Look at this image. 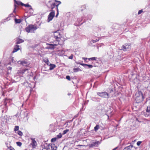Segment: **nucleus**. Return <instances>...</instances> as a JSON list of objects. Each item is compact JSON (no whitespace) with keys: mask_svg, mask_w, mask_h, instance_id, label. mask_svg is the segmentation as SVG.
Here are the masks:
<instances>
[{"mask_svg":"<svg viewBox=\"0 0 150 150\" xmlns=\"http://www.w3.org/2000/svg\"><path fill=\"white\" fill-rule=\"evenodd\" d=\"M54 35L56 40L58 42V44L55 45H56L58 44L61 45L63 44V42L62 41H60L61 38H62V35L60 34L59 30H57L54 33Z\"/></svg>","mask_w":150,"mask_h":150,"instance_id":"f257e3e1","label":"nucleus"},{"mask_svg":"<svg viewBox=\"0 0 150 150\" xmlns=\"http://www.w3.org/2000/svg\"><path fill=\"white\" fill-rule=\"evenodd\" d=\"M37 29L36 26L33 25H30L25 28V30L28 33H33Z\"/></svg>","mask_w":150,"mask_h":150,"instance_id":"f03ea898","label":"nucleus"},{"mask_svg":"<svg viewBox=\"0 0 150 150\" xmlns=\"http://www.w3.org/2000/svg\"><path fill=\"white\" fill-rule=\"evenodd\" d=\"M55 15V13L54 11L51 12L48 16L47 22H49L50 21L52 20Z\"/></svg>","mask_w":150,"mask_h":150,"instance_id":"7ed1b4c3","label":"nucleus"},{"mask_svg":"<svg viewBox=\"0 0 150 150\" xmlns=\"http://www.w3.org/2000/svg\"><path fill=\"white\" fill-rule=\"evenodd\" d=\"M97 94L98 95L102 97L108 98V94L107 93L105 92L101 93L98 92Z\"/></svg>","mask_w":150,"mask_h":150,"instance_id":"20e7f679","label":"nucleus"},{"mask_svg":"<svg viewBox=\"0 0 150 150\" xmlns=\"http://www.w3.org/2000/svg\"><path fill=\"white\" fill-rule=\"evenodd\" d=\"M131 47L130 44H125L123 46V50L124 51H127L131 48Z\"/></svg>","mask_w":150,"mask_h":150,"instance_id":"39448f33","label":"nucleus"},{"mask_svg":"<svg viewBox=\"0 0 150 150\" xmlns=\"http://www.w3.org/2000/svg\"><path fill=\"white\" fill-rule=\"evenodd\" d=\"M99 142L97 141H94L89 145L90 147H93L95 146H97Z\"/></svg>","mask_w":150,"mask_h":150,"instance_id":"423d86ee","label":"nucleus"},{"mask_svg":"<svg viewBox=\"0 0 150 150\" xmlns=\"http://www.w3.org/2000/svg\"><path fill=\"white\" fill-rule=\"evenodd\" d=\"M31 144L33 148H35L37 145V143L36 141L33 139H32V142L31 143Z\"/></svg>","mask_w":150,"mask_h":150,"instance_id":"0eeeda50","label":"nucleus"},{"mask_svg":"<svg viewBox=\"0 0 150 150\" xmlns=\"http://www.w3.org/2000/svg\"><path fill=\"white\" fill-rule=\"evenodd\" d=\"M22 6H24L26 7H28L29 9H33L31 5H29L28 3L25 4L23 3H22Z\"/></svg>","mask_w":150,"mask_h":150,"instance_id":"6e6552de","label":"nucleus"},{"mask_svg":"<svg viewBox=\"0 0 150 150\" xmlns=\"http://www.w3.org/2000/svg\"><path fill=\"white\" fill-rule=\"evenodd\" d=\"M20 49L19 46L18 45H16L15 47L13 50V53L16 52Z\"/></svg>","mask_w":150,"mask_h":150,"instance_id":"1a4fd4ad","label":"nucleus"},{"mask_svg":"<svg viewBox=\"0 0 150 150\" xmlns=\"http://www.w3.org/2000/svg\"><path fill=\"white\" fill-rule=\"evenodd\" d=\"M26 71H27V69H22V70L21 69V70H19L18 71L17 73L18 74H23Z\"/></svg>","mask_w":150,"mask_h":150,"instance_id":"9d476101","label":"nucleus"},{"mask_svg":"<svg viewBox=\"0 0 150 150\" xmlns=\"http://www.w3.org/2000/svg\"><path fill=\"white\" fill-rule=\"evenodd\" d=\"M133 147V146L131 145L125 147L123 150H131Z\"/></svg>","mask_w":150,"mask_h":150,"instance_id":"9b49d317","label":"nucleus"},{"mask_svg":"<svg viewBox=\"0 0 150 150\" xmlns=\"http://www.w3.org/2000/svg\"><path fill=\"white\" fill-rule=\"evenodd\" d=\"M34 10H27V13H29V16L33 15L35 14L33 13Z\"/></svg>","mask_w":150,"mask_h":150,"instance_id":"f8f14e48","label":"nucleus"},{"mask_svg":"<svg viewBox=\"0 0 150 150\" xmlns=\"http://www.w3.org/2000/svg\"><path fill=\"white\" fill-rule=\"evenodd\" d=\"M24 41V40L22 39H18L16 40V44H20L21 43L23 42Z\"/></svg>","mask_w":150,"mask_h":150,"instance_id":"ddd939ff","label":"nucleus"},{"mask_svg":"<svg viewBox=\"0 0 150 150\" xmlns=\"http://www.w3.org/2000/svg\"><path fill=\"white\" fill-rule=\"evenodd\" d=\"M56 67V65L55 64H50V69L52 70L53 69Z\"/></svg>","mask_w":150,"mask_h":150,"instance_id":"4468645a","label":"nucleus"},{"mask_svg":"<svg viewBox=\"0 0 150 150\" xmlns=\"http://www.w3.org/2000/svg\"><path fill=\"white\" fill-rule=\"evenodd\" d=\"M80 64L81 65L83 66L84 67H85V66H87L88 67V68H92L93 67V66H92L91 65H88L87 64Z\"/></svg>","mask_w":150,"mask_h":150,"instance_id":"2eb2a0df","label":"nucleus"},{"mask_svg":"<svg viewBox=\"0 0 150 150\" xmlns=\"http://www.w3.org/2000/svg\"><path fill=\"white\" fill-rule=\"evenodd\" d=\"M57 4H56L55 3H52V4H51L50 7L51 8V9H53L54 8H55L56 7Z\"/></svg>","mask_w":150,"mask_h":150,"instance_id":"dca6fc26","label":"nucleus"},{"mask_svg":"<svg viewBox=\"0 0 150 150\" xmlns=\"http://www.w3.org/2000/svg\"><path fill=\"white\" fill-rule=\"evenodd\" d=\"M15 23H20L21 21L20 19H17L16 18L14 19Z\"/></svg>","mask_w":150,"mask_h":150,"instance_id":"f3484780","label":"nucleus"},{"mask_svg":"<svg viewBox=\"0 0 150 150\" xmlns=\"http://www.w3.org/2000/svg\"><path fill=\"white\" fill-rule=\"evenodd\" d=\"M19 129V127L18 126H16L14 128V131L15 132H17V131H18Z\"/></svg>","mask_w":150,"mask_h":150,"instance_id":"a211bd4d","label":"nucleus"},{"mask_svg":"<svg viewBox=\"0 0 150 150\" xmlns=\"http://www.w3.org/2000/svg\"><path fill=\"white\" fill-rule=\"evenodd\" d=\"M55 2H56L58 3L57 4L56 6V9H58V6L59 5V4H61V2L60 1H57L56 0H55Z\"/></svg>","mask_w":150,"mask_h":150,"instance_id":"6ab92c4d","label":"nucleus"},{"mask_svg":"<svg viewBox=\"0 0 150 150\" xmlns=\"http://www.w3.org/2000/svg\"><path fill=\"white\" fill-rule=\"evenodd\" d=\"M99 128V126L98 125H97L94 128V130L96 132Z\"/></svg>","mask_w":150,"mask_h":150,"instance_id":"aec40b11","label":"nucleus"},{"mask_svg":"<svg viewBox=\"0 0 150 150\" xmlns=\"http://www.w3.org/2000/svg\"><path fill=\"white\" fill-rule=\"evenodd\" d=\"M146 111L147 112L150 113V105L147 106Z\"/></svg>","mask_w":150,"mask_h":150,"instance_id":"412c9836","label":"nucleus"},{"mask_svg":"<svg viewBox=\"0 0 150 150\" xmlns=\"http://www.w3.org/2000/svg\"><path fill=\"white\" fill-rule=\"evenodd\" d=\"M16 133L18 134L19 136H21L23 135L22 132L20 131H18Z\"/></svg>","mask_w":150,"mask_h":150,"instance_id":"4be33fe9","label":"nucleus"},{"mask_svg":"<svg viewBox=\"0 0 150 150\" xmlns=\"http://www.w3.org/2000/svg\"><path fill=\"white\" fill-rule=\"evenodd\" d=\"M15 1L16 3L18 5H21L22 6V3H23L22 2L19 1H16V0H14Z\"/></svg>","mask_w":150,"mask_h":150,"instance_id":"5701e85b","label":"nucleus"},{"mask_svg":"<svg viewBox=\"0 0 150 150\" xmlns=\"http://www.w3.org/2000/svg\"><path fill=\"white\" fill-rule=\"evenodd\" d=\"M71 121H70L69 122H68L66 123V124H67V125L66 126L67 127H68V128H69L70 127V125H71Z\"/></svg>","mask_w":150,"mask_h":150,"instance_id":"b1692460","label":"nucleus"},{"mask_svg":"<svg viewBox=\"0 0 150 150\" xmlns=\"http://www.w3.org/2000/svg\"><path fill=\"white\" fill-rule=\"evenodd\" d=\"M62 137V134L61 133H59L58 135H57L56 137H57V139L58 138H60Z\"/></svg>","mask_w":150,"mask_h":150,"instance_id":"393cba45","label":"nucleus"},{"mask_svg":"<svg viewBox=\"0 0 150 150\" xmlns=\"http://www.w3.org/2000/svg\"><path fill=\"white\" fill-rule=\"evenodd\" d=\"M57 139V137H55L52 138L51 139V142H55L56 141Z\"/></svg>","mask_w":150,"mask_h":150,"instance_id":"a878e982","label":"nucleus"},{"mask_svg":"<svg viewBox=\"0 0 150 150\" xmlns=\"http://www.w3.org/2000/svg\"><path fill=\"white\" fill-rule=\"evenodd\" d=\"M51 149L52 150H57V148L56 146H52Z\"/></svg>","mask_w":150,"mask_h":150,"instance_id":"bb28decb","label":"nucleus"},{"mask_svg":"<svg viewBox=\"0 0 150 150\" xmlns=\"http://www.w3.org/2000/svg\"><path fill=\"white\" fill-rule=\"evenodd\" d=\"M69 131V129H67L63 131V133H62V134H66L67 132H68Z\"/></svg>","mask_w":150,"mask_h":150,"instance_id":"cd10ccee","label":"nucleus"},{"mask_svg":"<svg viewBox=\"0 0 150 150\" xmlns=\"http://www.w3.org/2000/svg\"><path fill=\"white\" fill-rule=\"evenodd\" d=\"M81 9H85L86 8V6L85 5H84L81 6Z\"/></svg>","mask_w":150,"mask_h":150,"instance_id":"c85d7f7f","label":"nucleus"},{"mask_svg":"<svg viewBox=\"0 0 150 150\" xmlns=\"http://www.w3.org/2000/svg\"><path fill=\"white\" fill-rule=\"evenodd\" d=\"M16 144L18 146H20L22 145V143L20 142H16Z\"/></svg>","mask_w":150,"mask_h":150,"instance_id":"c756f323","label":"nucleus"},{"mask_svg":"<svg viewBox=\"0 0 150 150\" xmlns=\"http://www.w3.org/2000/svg\"><path fill=\"white\" fill-rule=\"evenodd\" d=\"M17 63L19 64H21L22 65H23L24 63H25V62L23 61L21 62V61H18L17 62Z\"/></svg>","mask_w":150,"mask_h":150,"instance_id":"7c9ffc66","label":"nucleus"},{"mask_svg":"<svg viewBox=\"0 0 150 150\" xmlns=\"http://www.w3.org/2000/svg\"><path fill=\"white\" fill-rule=\"evenodd\" d=\"M44 62L46 63L47 65L49 64V60L48 59H47L44 61Z\"/></svg>","mask_w":150,"mask_h":150,"instance_id":"2f4dec72","label":"nucleus"},{"mask_svg":"<svg viewBox=\"0 0 150 150\" xmlns=\"http://www.w3.org/2000/svg\"><path fill=\"white\" fill-rule=\"evenodd\" d=\"M99 41V40L96 39V40H92V41L93 43H95L96 42H98Z\"/></svg>","mask_w":150,"mask_h":150,"instance_id":"473e14b6","label":"nucleus"},{"mask_svg":"<svg viewBox=\"0 0 150 150\" xmlns=\"http://www.w3.org/2000/svg\"><path fill=\"white\" fill-rule=\"evenodd\" d=\"M142 142L141 141H138L137 142V146H139Z\"/></svg>","mask_w":150,"mask_h":150,"instance_id":"72a5a7b5","label":"nucleus"},{"mask_svg":"<svg viewBox=\"0 0 150 150\" xmlns=\"http://www.w3.org/2000/svg\"><path fill=\"white\" fill-rule=\"evenodd\" d=\"M12 62L13 63H14L15 64H16V62L14 59H13V58L12 59Z\"/></svg>","mask_w":150,"mask_h":150,"instance_id":"f704fd0d","label":"nucleus"},{"mask_svg":"<svg viewBox=\"0 0 150 150\" xmlns=\"http://www.w3.org/2000/svg\"><path fill=\"white\" fill-rule=\"evenodd\" d=\"M79 69L78 68H75L74 69V72H77L78 71V70Z\"/></svg>","mask_w":150,"mask_h":150,"instance_id":"c9c22d12","label":"nucleus"},{"mask_svg":"<svg viewBox=\"0 0 150 150\" xmlns=\"http://www.w3.org/2000/svg\"><path fill=\"white\" fill-rule=\"evenodd\" d=\"M97 58L96 57H93L91 58V60H96Z\"/></svg>","mask_w":150,"mask_h":150,"instance_id":"e433bc0d","label":"nucleus"},{"mask_svg":"<svg viewBox=\"0 0 150 150\" xmlns=\"http://www.w3.org/2000/svg\"><path fill=\"white\" fill-rule=\"evenodd\" d=\"M140 93H141V95L140 96L142 98V100L144 99V97L143 96V95L142 94V93L141 92H140Z\"/></svg>","mask_w":150,"mask_h":150,"instance_id":"4c0bfd02","label":"nucleus"},{"mask_svg":"<svg viewBox=\"0 0 150 150\" xmlns=\"http://www.w3.org/2000/svg\"><path fill=\"white\" fill-rule=\"evenodd\" d=\"M66 78L69 80H70V78L69 76H67L66 77Z\"/></svg>","mask_w":150,"mask_h":150,"instance_id":"58836bf2","label":"nucleus"},{"mask_svg":"<svg viewBox=\"0 0 150 150\" xmlns=\"http://www.w3.org/2000/svg\"><path fill=\"white\" fill-rule=\"evenodd\" d=\"M142 10H139L138 12V14H140L143 12Z\"/></svg>","mask_w":150,"mask_h":150,"instance_id":"ea45409f","label":"nucleus"},{"mask_svg":"<svg viewBox=\"0 0 150 150\" xmlns=\"http://www.w3.org/2000/svg\"><path fill=\"white\" fill-rule=\"evenodd\" d=\"M73 55L72 54H71V55L68 58H69V59H73Z\"/></svg>","mask_w":150,"mask_h":150,"instance_id":"a19ab883","label":"nucleus"},{"mask_svg":"<svg viewBox=\"0 0 150 150\" xmlns=\"http://www.w3.org/2000/svg\"><path fill=\"white\" fill-rule=\"evenodd\" d=\"M146 8H147V9H150V4L146 7Z\"/></svg>","mask_w":150,"mask_h":150,"instance_id":"79ce46f5","label":"nucleus"},{"mask_svg":"<svg viewBox=\"0 0 150 150\" xmlns=\"http://www.w3.org/2000/svg\"><path fill=\"white\" fill-rule=\"evenodd\" d=\"M82 59H84L85 61H86V60L88 59V58H87L83 57Z\"/></svg>","mask_w":150,"mask_h":150,"instance_id":"37998d69","label":"nucleus"},{"mask_svg":"<svg viewBox=\"0 0 150 150\" xmlns=\"http://www.w3.org/2000/svg\"><path fill=\"white\" fill-rule=\"evenodd\" d=\"M17 10H14L13 11V13H16V12H17Z\"/></svg>","mask_w":150,"mask_h":150,"instance_id":"c03bdc74","label":"nucleus"},{"mask_svg":"<svg viewBox=\"0 0 150 150\" xmlns=\"http://www.w3.org/2000/svg\"><path fill=\"white\" fill-rule=\"evenodd\" d=\"M57 10V14L56 15V17H57L58 15V10Z\"/></svg>","mask_w":150,"mask_h":150,"instance_id":"a18cd8bd","label":"nucleus"},{"mask_svg":"<svg viewBox=\"0 0 150 150\" xmlns=\"http://www.w3.org/2000/svg\"><path fill=\"white\" fill-rule=\"evenodd\" d=\"M8 69L11 70L12 69V67H8Z\"/></svg>","mask_w":150,"mask_h":150,"instance_id":"49530a36","label":"nucleus"},{"mask_svg":"<svg viewBox=\"0 0 150 150\" xmlns=\"http://www.w3.org/2000/svg\"><path fill=\"white\" fill-rule=\"evenodd\" d=\"M10 16H14V15L13 14H10Z\"/></svg>","mask_w":150,"mask_h":150,"instance_id":"de8ad7c7","label":"nucleus"},{"mask_svg":"<svg viewBox=\"0 0 150 150\" xmlns=\"http://www.w3.org/2000/svg\"><path fill=\"white\" fill-rule=\"evenodd\" d=\"M117 148H118L117 147H116V148H115L114 149H114V150H116V149H117Z\"/></svg>","mask_w":150,"mask_h":150,"instance_id":"09e8293b","label":"nucleus"},{"mask_svg":"<svg viewBox=\"0 0 150 150\" xmlns=\"http://www.w3.org/2000/svg\"><path fill=\"white\" fill-rule=\"evenodd\" d=\"M7 21H8L10 20L9 19V17H8L7 18Z\"/></svg>","mask_w":150,"mask_h":150,"instance_id":"8fccbe9b","label":"nucleus"},{"mask_svg":"<svg viewBox=\"0 0 150 150\" xmlns=\"http://www.w3.org/2000/svg\"><path fill=\"white\" fill-rule=\"evenodd\" d=\"M15 7L14 9L15 10V9H16V5H15Z\"/></svg>","mask_w":150,"mask_h":150,"instance_id":"3c124183","label":"nucleus"},{"mask_svg":"<svg viewBox=\"0 0 150 150\" xmlns=\"http://www.w3.org/2000/svg\"><path fill=\"white\" fill-rule=\"evenodd\" d=\"M91 58H89L88 59L89 60H91Z\"/></svg>","mask_w":150,"mask_h":150,"instance_id":"603ef678","label":"nucleus"},{"mask_svg":"<svg viewBox=\"0 0 150 150\" xmlns=\"http://www.w3.org/2000/svg\"><path fill=\"white\" fill-rule=\"evenodd\" d=\"M10 150H14L13 149V150L12 149H10Z\"/></svg>","mask_w":150,"mask_h":150,"instance_id":"864d4df0","label":"nucleus"},{"mask_svg":"<svg viewBox=\"0 0 150 150\" xmlns=\"http://www.w3.org/2000/svg\"><path fill=\"white\" fill-rule=\"evenodd\" d=\"M25 150H27V149H25Z\"/></svg>","mask_w":150,"mask_h":150,"instance_id":"5fc2aeb1","label":"nucleus"}]
</instances>
